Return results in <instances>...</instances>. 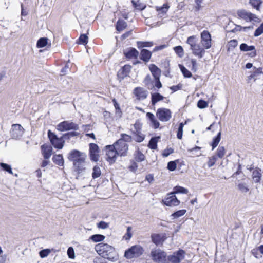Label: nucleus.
Instances as JSON below:
<instances>
[{
    "label": "nucleus",
    "mask_w": 263,
    "mask_h": 263,
    "mask_svg": "<svg viewBox=\"0 0 263 263\" xmlns=\"http://www.w3.org/2000/svg\"><path fill=\"white\" fill-rule=\"evenodd\" d=\"M186 43L190 46L193 53L199 58H201L205 53V49H209L212 46L211 36L206 30L201 33V46L198 43V39L195 36L189 37Z\"/></svg>",
    "instance_id": "f257e3e1"
},
{
    "label": "nucleus",
    "mask_w": 263,
    "mask_h": 263,
    "mask_svg": "<svg viewBox=\"0 0 263 263\" xmlns=\"http://www.w3.org/2000/svg\"><path fill=\"white\" fill-rule=\"evenodd\" d=\"M95 249L104 258L113 261L118 259V254L115 248L107 243H99L95 246Z\"/></svg>",
    "instance_id": "f03ea898"
},
{
    "label": "nucleus",
    "mask_w": 263,
    "mask_h": 263,
    "mask_svg": "<svg viewBox=\"0 0 263 263\" xmlns=\"http://www.w3.org/2000/svg\"><path fill=\"white\" fill-rule=\"evenodd\" d=\"M153 260L157 263H168L167 254L159 248L153 249L151 252Z\"/></svg>",
    "instance_id": "7ed1b4c3"
},
{
    "label": "nucleus",
    "mask_w": 263,
    "mask_h": 263,
    "mask_svg": "<svg viewBox=\"0 0 263 263\" xmlns=\"http://www.w3.org/2000/svg\"><path fill=\"white\" fill-rule=\"evenodd\" d=\"M144 251L143 248L140 245H135L125 251L124 256L128 259L138 257L143 254Z\"/></svg>",
    "instance_id": "20e7f679"
},
{
    "label": "nucleus",
    "mask_w": 263,
    "mask_h": 263,
    "mask_svg": "<svg viewBox=\"0 0 263 263\" xmlns=\"http://www.w3.org/2000/svg\"><path fill=\"white\" fill-rule=\"evenodd\" d=\"M119 156H125L127 155L128 145L124 143L122 140H118L112 144Z\"/></svg>",
    "instance_id": "39448f33"
},
{
    "label": "nucleus",
    "mask_w": 263,
    "mask_h": 263,
    "mask_svg": "<svg viewBox=\"0 0 263 263\" xmlns=\"http://www.w3.org/2000/svg\"><path fill=\"white\" fill-rule=\"evenodd\" d=\"M86 158V155L85 153L76 149L71 151L68 156V159L73 162V164L75 162L85 161Z\"/></svg>",
    "instance_id": "423d86ee"
},
{
    "label": "nucleus",
    "mask_w": 263,
    "mask_h": 263,
    "mask_svg": "<svg viewBox=\"0 0 263 263\" xmlns=\"http://www.w3.org/2000/svg\"><path fill=\"white\" fill-rule=\"evenodd\" d=\"M57 129L59 131H67L71 129L78 130L79 125L70 121H64L57 125Z\"/></svg>",
    "instance_id": "0eeeda50"
},
{
    "label": "nucleus",
    "mask_w": 263,
    "mask_h": 263,
    "mask_svg": "<svg viewBox=\"0 0 263 263\" xmlns=\"http://www.w3.org/2000/svg\"><path fill=\"white\" fill-rule=\"evenodd\" d=\"M156 116L160 121L167 122L172 118V112L169 109L160 108L157 110Z\"/></svg>",
    "instance_id": "6e6552de"
},
{
    "label": "nucleus",
    "mask_w": 263,
    "mask_h": 263,
    "mask_svg": "<svg viewBox=\"0 0 263 263\" xmlns=\"http://www.w3.org/2000/svg\"><path fill=\"white\" fill-rule=\"evenodd\" d=\"M106 153V159L110 163H114L116 159L118 153L112 145H107L105 147Z\"/></svg>",
    "instance_id": "1a4fd4ad"
},
{
    "label": "nucleus",
    "mask_w": 263,
    "mask_h": 263,
    "mask_svg": "<svg viewBox=\"0 0 263 263\" xmlns=\"http://www.w3.org/2000/svg\"><path fill=\"white\" fill-rule=\"evenodd\" d=\"M162 202L166 206H175L178 205L180 201L177 198L174 193L171 192L162 200Z\"/></svg>",
    "instance_id": "9d476101"
},
{
    "label": "nucleus",
    "mask_w": 263,
    "mask_h": 263,
    "mask_svg": "<svg viewBox=\"0 0 263 263\" xmlns=\"http://www.w3.org/2000/svg\"><path fill=\"white\" fill-rule=\"evenodd\" d=\"M185 251L183 250H179L178 251L174 252L172 255L167 257V260L168 262L171 263H180L185 257Z\"/></svg>",
    "instance_id": "9b49d317"
},
{
    "label": "nucleus",
    "mask_w": 263,
    "mask_h": 263,
    "mask_svg": "<svg viewBox=\"0 0 263 263\" xmlns=\"http://www.w3.org/2000/svg\"><path fill=\"white\" fill-rule=\"evenodd\" d=\"M48 136L51 143L55 148L58 149L62 148L64 141L62 139L58 138L57 135L52 133L50 130L48 132Z\"/></svg>",
    "instance_id": "f8f14e48"
},
{
    "label": "nucleus",
    "mask_w": 263,
    "mask_h": 263,
    "mask_svg": "<svg viewBox=\"0 0 263 263\" xmlns=\"http://www.w3.org/2000/svg\"><path fill=\"white\" fill-rule=\"evenodd\" d=\"M24 133V129L18 124H13L10 130V135L13 139L20 138Z\"/></svg>",
    "instance_id": "ddd939ff"
},
{
    "label": "nucleus",
    "mask_w": 263,
    "mask_h": 263,
    "mask_svg": "<svg viewBox=\"0 0 263 263\" xmlns=\"http://www.w3.org/2000/svg\"><path fill=\"white\" fill-rule=\"evenodd\" d=\"M157 80L156 78L153 77L152 79L151 76L148 74L145 77L143 83L148 89L157 90L161 88L157 86Z\"/></svg>",
    "instance_id": "4468645a"
},
{
    "label": "nucleus",
    "mask_w": 263,
    "mask_h": 263,
    "mask_svg": "<svg viewBox=\"0 0 263 263\" xmlns=\"http://www.w3.org/2000/svg\"><path fill=\"white\" fill-rule=\"evenodd\" d=\"M237 14L238 16L246 21H255L258 20V17L254 14L248 12L245 10H240L238 11Z\"/></svg>",
    "instance_id": "2eb2a0df"
},
{
    "label": "nucleus",
    "mask_w": 263,
    "mask_h": 263,
    "mask_svg": "<svg viewBox=\"0 0 263 263\" xmlns=\"http://www.w3.org/2000/svg\"><path fill=\"white\" fill-rule=\"evenodd\" d=\"M149 69L153 74V77L156 78L157 80L156 85L159 87H162V85L160 81V77L161 75V70L155 65L151 64Z\"/></svg>",
    "instance_id": "dca6fc26"
},
{
    "label": "nucleus",
    "mask_w": 263,
    "mask_h": 263,
    "mask_svg": "<svg viewBox=\"0 0 263 263\" xmlns=\"http://www.w3.org/2000/svg\"><path fill=\"white\" fill-rule=\"evenodd\" d=\"M99 149L98 146L95 143L89 144V154L90 159L93 161H97L99 159Z\"/></svg>",
    "instance_id": "f3484780"
},
{
    "label": "nucleus",
    "mask_w": 263,
    "mask_h": 263,
    "mask_svg": "<svg viewBox=\"0 0 263 263\" xmlns=\"http://www.w3.org/2000/svg\"><path fill=\"white\" fill-rule=\"evenodd\" d=\"M134 94L138 100H143L145 99L148 95V92L144 88L137 87L134 89Z\"/></svg>",
    "instance_id": "a211bd4d"
},
{
    "label": "nucleus",
    "mask_w": 263,
    "mask_h": 263,
    "mask_svg": "<svg viewBox=\"0 0 263 263\" xmlns=\"http://www.w3.org/2000/svg\"><path fill=\"white\" fill-rule=\"evenodd\" d=\"M240 49L242 51H253L250 53V56L254 57L256 55V52L254 46H248L245 43H242L240 45Z\"/></svg>",
    "instance_id": "6ab92c4d"
},
{
    "label": "nucleus",
    "mask_w": 263,
    "mask_h": 263,
    "mask_svg": "<svg viewBox=\"0 0 263 263\" xmlns=\"http://www.w3.org/2000/svg\"><path fill=\"white\" fill-rule=\"evenodd\" d=\"M132 67L130 65H126L124 66L118 72L119 78L123 79L127 76L131 70Z\"/></svg>",
    "instance_id": "aec40b11"
},
{
    "label": "nucleus",
    "mask_w": 263,
    "mask_h": 263,
    "mask_svg": "<svg viewBox=\"0 0 263 263\" xmlns=\"http://www.w3.org/2000/svg\"><path fill=\"white\" fill-rule=\"evenodd\" d=\"M85 170V161L75 162L73 164V170L78 174L82 173Z\"/></svg>",
    "instance_id": "412c9836"
},
{
    "label": "nucleus",
    "mask_w": 263,
    "mask_h": 263,
    "mask_svg": "<svg viewBox=\"0 0 263 263\" xmlns=\"http://www.w3.org/2000/svg\"><path fill=\"white\" fill-rule=\"evenodd\" d=\"M146 116V117L151 121L152 127H153L155 129L159 128L160 126V123L159 121L156 119L155 116L151 112H147Z\"/></svg>",
    "instance_id": "4be33fe9"
},
{
    "label": "nucleus",
    "mask_w": 263,
    "mask_h": 263,
    "mask_svg": "<svg viewBox=\"0 0 263 263\" xmlns=\"http://www.w3.org/2000/svg\"><path fill=\"white\" fill-rule=\"evenodd\" d=\"M170 6L168 4H164L162 7L156 6L155 9L158 12V15L160 17H162L166 14Z\"/></svg>",
    "instance_id": "5701e85b"
},
{
    "label": "nucleus",
    "mask_w": 263,
    "mask_h": 263,
    "mask_svg": "<svg viewBox=\"0 0 263 263\" xmlns=\"http://www.w3.org/2000/svg\"><path fill=\"white\" fill-rule=\"evenodd\" d=\"M125 56L128 59L137 58L139 55L138 51L135 48H130L124 52Z\"/></svg>",
    "instance_id": "b1692460"
},
{
    "label": "nucleus",
    "mask_w": 263,
    "mask_h": 263,
    "mask_svg": "<svg viewBox=\"0 0 263 263\" xmlns=\"http://www.w3.org/2000/svg\"><path fill=\"white\" fill-rule=\"evenodd\" d=\"M164 97L158 92L151 93V103L154 106L159 101H162Z\"/></svg>",
    "instance_id": "393cba45"
},
{
    "label": "nucleus",
    "mask_w": 263,
    "mask_h": 263,
    "mask_svg": "<svg viewBox=\"0 0 263 263\" xmlns=\"http://www.w3.org/2000/svg\"><path fill=\"white\" fill-rule=\"evenodd\" d=\"M41 148L44 158L46 159H49L51 155L52 147L51 146L43 145L42 146Z\"/></svg>",
    "instance_id": "a878e982"
},
{
    "label": "nucleus",
    "mask_w": 263,
    "mask_h": 263,
    "mask_svg": "<svg viewBox=\"0 0 263 263\" xmlns=\"http://www.w3.org/2000/svg\"><path fill=\"white\" fill-rule=\"evenodd\" d=\"M262 174L261 170L256 168L254 169L252 172V179L256 183H258L260 181Z\"/></svg>",
    "instance_id": "bb28decb"
},
{
    "label": "nucleus",
    "mask_w": 263,
    "mask_h": 263,
    "mask_svg": "<svg viewBox=\"0 0 263 263\" xmlns=\"http://www.w3.org/2000/svg\"><path fill=\"white\" fill-rule=\"evenodd\" d=\"M151 237L153 242L157 246L162 244L164 241L163 237L160 234H154L152 235Z\"/></svg>",
    "instance_id": "cd10ccee"
},
{
    "label": "nucleus",
    "mask_w": 263,
    "mask_h": 263,
    "mask_svg": "<svg viewBox=\"0 0 263 263\" xmlns=\"http://www.w3.org/2000/svg\"><path fill=\"white\" fill-rule=\"evenodd\" d=\"M134 134L133 139L137 142H141L145 138V136L141 132L133 131Z\"/></svg>",
    "instance_id": "c85d7f7f"
},
{
    "label": "nucleus",
    "mask_w": 263,
    "mask_h": 263,
    "mask_svg": "<svg viewBox=\"0 0 263 263\" xmlns=\"http://www.w3.org/2000/svg\"><path fill=\"white\" fill-rule=\"evenodd\" d=\"M151 55V52L148 50L142 49L141 51V59L145 62L150 59Z\"/></svg>",
    "instance_id": "c756f323"
},
{
    "label": "nucleus",
    "mask_w": 263,
    "mask_h": 263,
    "mask_svg": "<svg viewBox=\"0 0 263 263\" xmlns=\"http://www.w3.org/2000/svg\"><path fill=\"white\" fill-rule=\"evenodd\" d=\"M116 29L120 32L123 30L127 27V23L123 20H119L116 24Z\"/></svg>",
    "instance_id": "7c9ffc66"
},
{
    "label": "nucleus",
    "mask_w": 263,
    "mask_h": 263,
    "mask_svg": "<svg viewBox=\"0 0 263 263\" xmlns=\"http://www.w3.org/2000/svg\"><path fill=\"white\" fill-rule=\"evenodd\" d=\"M52 160L56 164L59 166H63L64 165V159L61 155L53 156Z\"/></svg>",
    "instance_id": "2f4dec72"
},
{
    "label": "nucleus",
    "mask_w": 263,
    "mask_h": 263,
    "mask_svg": "<svg viewBox=\"0 0 263 263\" xmlns=\"http://www.w3.org/2000/svg\"><path fill=\"white\" fill-rule=\"evenodd\" d=\"M186 210L184 209L177 211L172 214V215H171V216L172 217V219L178 218L183 216L186 213Z\"/></svg>",
    "instance_id": "473e14b6"
},
{
    "label": "nucleus",
    "mask_w": 263,
    "mask_h": 263,
    "mask_svg": "<svg viewBox=\"0 0 263 263\" xmlns=\"http://www.w3.org/2000/svg\"><path fill=\"white\" fill-rule=\"evenodd\" d=\"M189 191L187 189L180 186H176L174 188V191L173 193H174V194L178 193H182V194H187Z\"/></svg>",
    "instance_id": "72a5a7b5"
},
{
    "label": "nucleus",
    "mask_w": 263,
    "mask_h": 263,
    "mask_svg": "<svg viewBox=\"0 0 263 263\" xmlns=\"http://www.w3.org/2000/svg\"><path fill=\"white\" fill-rule=\"evenodd\" d=\"M261 0H250L249 4L257 10H259L260 6L262 4Z\"/></svg>",
    "instance_id": "f704fd0d"
},
{
    "label": "nucleus",
    "mask_w": 263,
    "mask_h": 263,
    "mask_svg": "<svg viewBox=\"0 0 263 263\" xmlns=\"http://www.w3.org/2000/svg\"><path fill=\"white\" fill-rule=\"evenodd\" d=\"M105 237L101 234H95L92 235L90 237V239L95 242H100L103 241L105 239Z\"/></svg>",
    "instance_id": "c9c22d12"
},
{
    "label": "nucleus",
    "mask_w": 263,
    "mask_h": 263,
    "mask_svg": "<svg viewBox=\"0 0 263 263\" xmlns=\"http://www.w3.org/2000/svg\"><path fill=\"white\" fill-rule=\"evenodd\" d=\"M221 131H220L218 133L217 136L213 139L212 143V149H214L219 144L221 139Z\"/></svg>",
    "instance_id": "e433bc0d"
},
{
    "label": "nucleus",
    "mask_w": 263,
    "mask_h": 263,
    "mask_svg": "<svg viewBox=\"0 0 263 263\" xmlns=\"http://www.w3.org/2000/svg\"><path fill=\"white\" fill-rule=\"evenodd\" d=\"M48 39L46 37L40 38L37 42V47L38 48H43L47 44Z\"/></svg>",
    "instance_id": "4c0bfd02"
},
{
    "label": "nucleus",
    "mask_w": 263,
    "mask_h": 263,
    "mask_svg": "<svg viewBox=\"0 0 263 263\" xmlns=\"http://www.w3.org/2000/svg\"><path fill=\"white\" fill-rule=\"evenodd\" d=\"M132 136L126 134H121V138L119 140H122L124 143L130 142L132 141Z\"/></svg>",
    "instance_id": "58836bf2"
},
{
    "label": "nucleus",
    "mask_w": 263,
    "mask_h": 263,
    "mask_svg": "<svg viewBox=\"0 0 263 263\" xmlns=\"http://www.w3.org/2000/svg\"><path fill=\"white\" fill-rule=\"evenodd\" d=\"M101 175V170L100 168L98 166H95L93 168V172L92 174V176L93 179H96L98 178Z\"/></svg>",
    "instance_id": "ea45409f"
},
{
    "label": "nucleus",
    "mask_w": 263,
    "mask_h": 263,
    "mask_svg": "<svg viewBox=\"0 0 263 263\" xmlns=\"http://www.w3.org/2000/svg\"><path fill=\"white\" fill-rule=\"evenodd\" d=\"M179 67L183 76L185 77L190 78L192 77L191 72L190 71H189L186 68H185L183 65H180Z\"/></svg>",
    "instance_id": "a19ab883"
},
{
    "label": "nucleus",
    "mask_w": 263,
    "mask_h": 263,
    "mask_svg": "<svg viewBox=\"0 0 263 263\" xmlns=\"http://www.w3.org/2000/svg\"><path fill=\"white\" fill-rule=\"evenodd\" d=\"M175 53L179 57H182L184 55L183 49L181 46H177L174 48Z\"/></svg>",
    "instance_id": "79ce46f5"
},
{
    "label": "nucleus",
    "mask_w": 263,
    "mask_h": 263,
    "mask_svg": "<svg viewBox=\"0 0 263 263\" xmlns=\"http://www.w3.org/2000/svg\"><path fill=\"white\" fill-rule=\"evenodd\" d=\"M132 3L137 9L142 10L145 8V4L141 3L139 1L136 2L134 1H132Z\"/></svg>",
    "instance_id": "37998d69"
},
{
    "label": "nucleus",
    "mask_w": 263,
    "mask_h": 263,
    "mask_svg": "<svg viewBox=\"0 0 263 263\" xmlns=\"http://www.w3.org/2000/svg\"><path fill=\"white\" fill-rule=\"evenodd\" d=\"M186 123V122L185 123H180L179 126V128L178 129L177 137L179 139H181L182 137L183 134V128L185 124Z\"/></svg>",
    "instance_id": "c03bdc74"
},
{
    "label": "nucleus",
    "mask_w": 263,
    "mask_h": 263,
    "mask_svg": "<svg viewBox=\"0 0 263 263\" xmlns=\"http://www.w3.org/2000/svg\"><path fill=\"white\" fill-rule=\"evenodd\" d=\"M53 250V249H52ZM52 250L49 249H43L40 251L39 255L41 258H45L47 257L51 252Z\"/></svg>",
    "instance_id": "a18cd8bd"
},
{
    "label": "nucleus",
    "mask_w": 263,
    "mask_h": 263,
    "mask_svg": "<svg viewBox=\"0 0 263 263\" xmlns=\"http://www.w3.org/2000/svg\"><path fill=\"white\" fill-rule=\"evenodd\" d=\"M226 154V151L223 146H219L217 150V156L219 158H222Z\"/></svg>",
    "instance_id": "49530a36"
},
{
    "label": "nucleus",
    "mask_w": 263,
    "mask_h": 263,
    "mask_svg": "<svg viewBox=\"0 0 263 263\" xmlns=\"http://www.w3.org/2000/svg\"><path fill=\"white\" fill-rule=\"evenodd\" d=\"M144 155L139 150L136 152L135 154V159L138 162L142 161L144 160Z\"/></svg>",
    "instance_id": "de8ad7c7"
},
{
    "label": "nucleus",
    "mask_w": 263,
    "mask_h": 263,
    "mask_svg": "<svg viewBox=\"0 0 263 263\" xmlns=\"http://www.w3.org/2000/svg\"><path fill=\"white\" fill-rule=\"evenodd\" d=\"M0 166L6 172H8L10 174H13V172L12 171V168H11V167L10 165L7 164L6 163H0Z\"/></svg>",
    "instance_id": "09e8293b"
},
{
    "label": "nucleus",
    "mask_w": 263,
    "mask_h": 263,
    "mask_svg": "<svg viewBox=\"0 0 263 263\" xmlns=\"http://www.w3.org/2000/svg\"><path fill=\"white\" fill-rule=\"evenodd\" d=\"M157 140L156 138H152L148 143V146L152 149H155L157 148Z\"/></svg>",
    "instance_id": "8fccbe9b"
},
{
    "label": "nucleus",
    "mask_w": 263,
    "mask_h": 263,
    "mask_svg": "<svg viewBox=\"0 0 263 263\" xmlns=\"http://www.w3.org/2000/svg\"><path fill=\"white\" fill-rule=\"evenodd\" d=\"M217 158L215 156H213L209 157V161L208 162V165L209 167L213 166L216 162Z\"/></svg>",
    "instance_id": "3c124183"
},
{
    "label": "nucleus",
    "mask_w": 263,
    "mask_h": 263,
    "mask_svg": "<svg viewBox=\"0 0 263 263\" xmlns=\"http://www.w3.org/2000/svg\"><path fill=\"white\" fill-rule=\"evenodd\" d=\"M67 255L70 259H74L75 258V253L74 249L72 247L68 248L67 250Z\"/></svg>",
    "instance_id": "603ef678"
},
{
    "label": "nucleus",
    "mask_w": 263,
    "mask_h": 263,
    "mask_svg": "<svg viewBox=\"0 0 263 263\" xmlns=\"http://www.w3.org/2000/svg\"><path fill=\"white\" fill-rule=\"evenodd\" d=\"M263 33V23L257 28L254 34L255 36H258Z\"/></svg>",
    "instance_id": "864d4df0"
},
{
    "label": "nucleus",
    "mask_w": 263,
    "mask_h": 263,
    "mask_svg": "<svg viewBox=\"0 0 263 263\" xmlns=\"http://www.w3.org/2000/svg\"><path fill=\"white\" fill-rule=\"evenodd\" d=\"M79 42L83 44H86L88 42V37L85 34H81L79 37Z\"/></svg>",
    "instance_id": "5fc2aeb1"
},
{
    "label": "nucleus",
    "mask_w": 263,
    "mask_h": 263,
    "mask_svg": "<svg viewBox=\"0 0 263 263\" xmlns=\"http://www.w3.org/2000/svg\"><path fill=\"white\" fill-rule=\"evenodd\" d=\"M239 190L242 193H246L249 191V189L244 183H240L238 185Z\"/></svg>",
    "instance_id": "6e6d98bb"
},
{
    "label": "nucleus",
    "mask_w": 263,
    "mask_h": 263,
    "mask_svg": "<svg viewBox=\"0 0 263 263\" xmlns=\"http://www.w3.org/2000/svg\"><path fill=\"white\" fill-rule=\"evenodd\" d=\"M133 126H134V129L133 131H137V130L138 132H141L142 124L139 121H136Z\"/></svg>",
    "instance_id": "4d7b16f0"
},
{
    "label": "nucleus",
    "mask_w": 263,
    "mask_h": 263,
    "mask_svg": "<svg viewBox=\"0 0 263 263\" xmlns=\"http://www.w3.org/2000/svg\"><path fill=\"white\" fill-rule=\"evenodd\" d=\"M200 148H201L200 147L196 146L192 149H189L188 151L192 153V155H196L197 156H199L201 155L200 153L195 154L194 152H199V151L200 149Z\"/></svg>",
    "instance_id": "13d9d810"
},
{
    "label": "nucleus",
    "mask_w": 263,
    "mask_h": 263,
    "mask_svg": "<svg viewBox=\"0 0 263 263\" xmlns=\"http://www.w3.org/2000/svg\"><path fill=\"white\" fill-rule=\"evenodd\" d=\"M167 168L171 171H173L176 168V164L174 161H170L167 164Z\"/></svg>",
    "instance_id": "bf43d9fd"
},
{
    "label": "nucleus",
    "mask_w": 263,
    "mask_h": 263,
    "mask_svg": "<svg viewBox=\"0 0 263 263\" xmlns=\"http://www.w3.org/2000/svg\"><path fill=\"white\" fill-rule=\"evenodd\" d=\"M197 106L200 108H204L207 107L208 103L204 100H200L198 102Z\"/></svg>",
    "instance_id": "052dcab7"
},
{
    "label": "nucleus",
    "mask_w": 263,
    "mask_h": 263,
    "mask_svg": "<svg viewBox=\"0 0 263 263\" xmlns=\"http://www.w3.org/2000/svg\"><path fill=\"white\" fill-rule=\"evenodd\" d=\"M259 252V251H258L257 248H254L251 251L252 254L256 258H260L262 257L261 255H260Z\"/></svg>",
    "instance_id": "680f3d73"
},
{
    "label": "nucleus",
    "mask_w": 263,
    "mask_h": 263,
    "mask_svg": "<svg viewBox=\"0 0 263 263\" xmlns=\"http://www.w3.org/2000/svg\"><path fill=\"white\" fill-rule=\"evenodd\" d=\"M112 101L114 103V105L116 109V114H118L120 116V114H121V111L120 108L119 104L117 103V102L115 99H114L112 100Z\"/></svg>",
    "instance_id": "e2e57ef3"
},
{
    "label": "nucleus",
    "mask_w": 263,
    "mask_h": 263,
    "mask_svg": "<svg viewBox=\"0 0 263 263\" xmlns=\"http://www.w3.org/2000/svg\"><path fill=\"white\" fill-rule=\"evenodd\" d=\"M98 227L99 228L105 229L109 227V224L105 221H100L98 223Z\"/></svg>",
    "instance_id": "0e129e2a"
},
{
    "label": "nucleus",
    "mask_w": 263,
    "mask_h": 263,
    "mask_svg": "<svg viewBox=\"0 0 263 263\" xmlns=\"http://www.w3.org/2000/svg\"><path fill=\"white\" fill-rule=\"evenodd\" d=\"M173 152H174L173 149L171 148L165 149L162 153V156L164 157H167L171 154L173 153Z\"/></svg>",
    "instance_id": "69168bd1"
},
{
    "label": "nucleus",
    "mask_w": 263,
    "mask_h": 263,
    "mask_svg": "<svg viewBox=\"0 0 263 263\" xmlns=\"http://www.w3.org/2000/svg\"><path fill=\"white\" fill-rule=\"evenodd\" d=\"M202 0H195L196 6L195 7L196 11H199L201 8Z\"/></svg>",
    "instance_id": "338daca9"
},
{
    "label": "nucleus",
    "mask_w": 263,
    "mask_h": 263,
    "mask_svg": "<svg viewBox=\"0 0 263 263\" xmlns=\"http://www.w3.org/2000/svg\"><path fill=\"white\" fill-rule=\"evenodd\" d=\"M137 44L139 47H149L152 46V43L150 42H138Z\"/></svg>",
    "instance_id": "774afa93"
}]
</instances>
